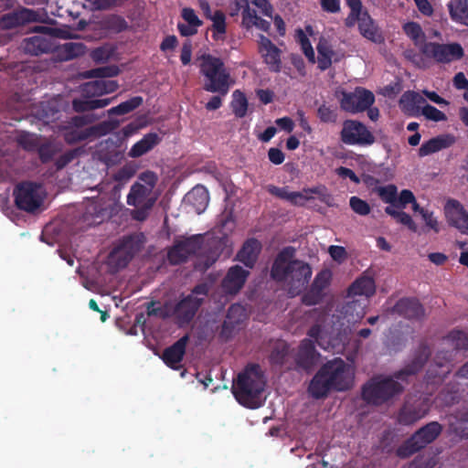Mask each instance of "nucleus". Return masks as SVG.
Returning a JSON list of instances; mask_svg holds the SVG:
<instances>
[{
  "instance_id": "f257e3e1",
  "label": "nucleus",
  "mask_w": 468,
  "mask_h": 468,
  "mask_svg": "<svg viewBox=\"0 0 468 468\" xmlns=\"http://www.w3.org/2000/svg\"><path fill=\"white\" fill-rule=\"evenodd\" d=\"M355 381V367L352 364L335 358L324 364L313 378L309 393L315 399L325 397L331 390L345 391L351 388Z\"/></svg>"
},
{
  "instance_id": "f03ea898",
  "label": "nucleus",
  "mask_w": 468,
  "mask_h": 468,
  "mask_svg": "<svg viewBox=\"0 0 468 468\" xmlns=\"http://www.w3.org/2000/svg\"><path fill=\"white\" fill-rule=\"evenodd\" d=\"M271 276L282 282L292 295L300 293L312 277L309 264L294 259V250L286 248L282 250L271 269Z\"/></svg>"
},
{
  "instance_id": "7ed1b4c3",
  "label": "nucleus",
  "mask_w": 468,
  "mask_h": 468,
  "mask_svg": "<svg viewBox=\"0 0 468 468\" xmlns=\"http://www.w3.org/2000/svg\"><path fill=\"white\" fill-rule=\"evenodd\" d=\"M429 356L427 346H421L419 354L412 361L411 365L401 370L396 375L397 380L391 378L378 377L368 382L363 388V398L369 403L379 404L387 400L391 396L399 392L401 385L398 380H402L405 375L416 373L424 364Z\"/></svg>"
},
{
  "instance_id": "20e7f679",
  "label": "nucleus",
  "mask_w": 468,
  "mask_h": 468,
  "mask_svg": "<svg viewBox=\"0 0 468 468\" xmlns=\"http://www.w3.org/2000/svg\"><path fill=\"white\" fill-rule=\"evenodd\" d=\"M158 177L152 171L139 175L136 182L131 186L127 195V204L133 207L131 216L138 221L145 220L155 202L159 192L155 188Z\"/></svg>"
},
{
  "instance_id": "39448f33",
  "label": "nucleus",
  "mask_w": 468,
  "mask_h": 468,
  "mask_svg": "<svg viewBox=\"0 0 468 468\" xmlns=\"http://www.w3.org/2000/svg\"><path fill=\"white\" fill-rule=\"evenodd\" d=\"M265 379L259 366H250L239 374L232 385V392L241 405L257 409L265 400Z\"/></svg>"
},
{
  "instance_id": "423d86ee",
  "label": "nucleus",
  "mask_w": 468,
  "mask_h": 468,
  "mask_svg": "<svg viewBox=\"0 0 468 468\" xmlns=\"http://www.w3.org/2000/svg\"><path fill=\"white\" fill-rule=\"evenodd\" d=\"M198 60L200 73L204 77V90L226 95L234 81L223 61L209 54L200 56Z\"/></svg>"
},
{
  "instance_id": "0eeeda50",
  "label": "nucleus",
  "mask_w": 468,
  "mask_h": 468,
  "mask_svg": "<svg viewBox=\"0 0 468 468\" xmlns=\"http://www.w3.org/2000/svg\"><path fill=\"white\" fill-rule=\"evenodd\" d=\"M14 197L18 208L35 212L41 208L46 193L40 185L25 182L15 188Z\"/></svg>"
},
{
  "instance_id": "6e6552de",
  "label": "nucleus",
  "mask_w": 468,
  "mask_h": 468,
  "mask_svg": "<svg viewBox=\"0 0 468 468\" xmlns=\"http://www.w3.org/2000/svg\"><path fill=\"white\" fill-rule=\"evenodd\" d=\"M441 426L436 422H431L420 429L406 443L405 447L399 450V454L406 456L433 441L441 433Z\"/></svg>"
},
{
  "instance_id": "1a4fd4ad",
  "label": "nucleus",
  "mask_w": 468,
  "mask_h": 468,
  "mask_svg": "<svg viewBox=\"0 0 468 468\" xmlns=\"http://www.w3.org/2000/svg\"><path fill=\"white\" fill-rule=\"evenodd\" d=\"M430 406V399L426 396L410 397L399 414V423L413 424L427 414Z\"/></svg>"
},
{
  "instance_id": "9d476101",
  "label": "nucleus",
  "mask_w": 468,
  "mask_h": 468,
  "mask_svg": "<svg viewBox=\"0 0 468 468\" xmlns=\"http://www.w3.org/2000/svg\"><path fill=\"white\" fill-rule=\"evenodd\" d=\"M207 293L206 284L197 285L192 293L183 299L175 308L173 314L181 322L189 321Z\"/></svg>"
},
{
  "instance_id": "9b49d317",
  "label": "nucleus",
  "mask_w": 468,
  "mask_h": 468,
  "mask_svg": "<svg viewBox=\"0 0 468 468\" xmlns=\"http://www.w3.org/2000/svg\"><path fill=\"white\" fill-rule=\"evenodd\" d=\"M341 139L351 145H371L375 142V137L363 123L352 120L344 122Z\"/></svg>"
},
{
  "instance_id": "f8f14e48",
  "label": "nucleus",
  "mask_w": 468,
  "mask_h": 468,
  "mask_svg": "<svg viewBox=\"0 0 468 468\" xmlns=\"http://www.w3.org/2000/svg\"><path fill=\"white\" fill-rule=\"evenodd\" d=\"M422 53L437 62L449 63L463 56V49L458 43L437 44L428 43L422 48Z\"/></svg>"
},
{
  "instance_id": "ddd939ff",
  "label": "nucleus",
  "mask_w": 468,
  "mask_h": 468,
  "mask_svg": "<svg viewBox=\"0 0 468 468\" xmlns=\"http://www.w3.org/2000/svg\"><path fill=\"white\" fill-rule=\"evenodd\" d=\"M52 34L34 36L25 39L23 43V49L25 52L31 55H39L51 51L55 48L52 42L53 35L59 36L63 38L70 37V35L66 32H58L57 29H51Z\"/></svg>"
},
{
  "instance_id": "4468645a",
  "label": "nucleus",
  "mask_w": 468,
  "mask_h": 468,
  "mask_svg": "<svg viewBox=\"0 0 468 468\" xmlns=\"http://www.w3.org/2000/svg\"><path fill=\"white\" fill-rule=\"evenodd\" d=\"M375 98L371 91L357 88L353 92L343 94L341 107L350 112H358L371 106Z\"/></svg>"
},
{
  "instance_id": "2eb2a0df",
  "label": "nucleus",
  "mask_w": 468,
  "mask_h": 468,
  "mask_svg": "<svg viewBox=\"0 0 468 468\" xmlns=\"http://www.w3.org/2000/svg\"><path fill=\"white\" fill-rule=\"evenodd\" d=\"M200 237H192L178 240L168 252V260L173 264L185 261L191 253L200 248Z\"/></svg>"
},
{
  "instance_id": "dca6fc26",
  "label": "nucleus",
  "mask_w": 468,
  "mask_h": 468,
  "mask_svg": "<svg viewBox=\"0 0 468 468\" xmlns=\"http://www.w3.org/2000/svg\"><path fill=\"white\" fill-rule=\"evenodd\" d=\"M135 250L134 242L132 239H123L122 243L110 253L108 264L112 269L123 268L131 260Z\"/></svg>"
},
{
  "instance_id": "f3484780",
  "label": "nucleus",
  "mask_w": 468,
  "mask_h": 468,
  "mask_svg": "<svg viewBox=\"0 0 468 468\" xmlns=\"http://www.w3.org/2000/svg\"><path fill=\"white\" fill-rule=\"evenodd\" d=\"M445 216L451 225L468 235V214L455 200H449L444 207Z\"/></svg>"
},
{
  "instance_id": "a211bd4d",
  "label": "nucleus",
  "mask_w": 468,
  "mask_h": 468,
  "mask_svg": "<svg viewBox=\"0 0 468 468\" xmlns=\"http://www.w3.org/2000/svg\"><path fill=\"white\" fill-rule=\"evenodd\" d=\"M259 52L263 58L269 69L272 71H280L281 56L280 49L266 37L261 35L258 40Z\"/></svg>"
},
{
  "instance_id": "6ab92c4d",
  "label": "nucleus",
  "mask_w": 468,
  "mask_h": 468,
  "mask_svg": "<svg viewBox=\"0 0 468 468\" xmlns=\"http://www.w3.org/2000/svg\"><path fill=\"white\" fill-rule=\"evenodd\" d=\"M309 337L315 340L320 347L324 350L332 351L335 353H341L345 350V344L342 338H334L328 335V333L322 329L320 324H315L313 326L309 333Z\"/></svg>"
},
{
  "instance_id": "aec40b11",
  "label": "nucleus",
  "mask_w": 468,
  "mask_h": 468,
  "mask_svg": "<svg viewBox=\"0 0 468 468\" xmlns=\"http://www.w3.org/2000/svg\"><path fill=\"white\" fill-rule=\"evenodd\" d=\"M120 208L121 205L117 199L110 198L103 202L101 200L100 202L91 203L88 207L87 213L89 215L94 214V219L91 223L97 224L116 214Z\"/></svg>"
},
{
  "instance_id": "412c9836",
  "label": "nucleus",
  "mask_w": 468,
  "mask_h": 468,
  "mask_svg": "<svg viewBox=\"0 0 468 468\" xmlns=\"http://www.w3.org/2000/svg\"><path fill=\"white\" fill-rule=\"evenodd\" d=\"M118 73V67L107 66L91 69L87 73V76L90 78H98L101 83L102 94H107L115 91L118 88V83L115 80L105 78L116 76Z\"/></svg>"
},
{
  "instance_id": "4be33fe9",
  "label": "nucleus",
  "mask_w": 468,
  "mask_h": 468,
  "mask_svg": "<svg viewBox=\"0 0 468 468\" xmlns=\"http://www.w3.org/2000/svg\"><path fill=\"white\" fill-rule=\"evenodd\" d=\"M268 191L282 199L287 200L293 205L303 206L306 201L313 198L314 191L313 189H304L300 192L290 191L288 187H277L269 186Z\"/></svg>"
},
{
  "instance_id": "5701e85b",
  "label": "nucleus",
  "mask_w": 468,
  "mask_h": 468,
  "mask_svg": "<svg viewBox=\"0 0 468 468\" xmlns=\"http://www.w3.org/2000/svg\"><path fill=\"white\" fill-rule=\"evenodd\" d=\"M16 139L17 144L26 150L31 151L38 149L39 155L44 162L52 157L53 154L48 151L49 146H39V140L37 135L21 131L17 133Z\"/></svg>"
},
{
  "instance_id": "b1692460",
  "label": "nucleus",
  "mask_w": 468,
  "mask_h": 468,
  "mask_svg": "<svg viewBox=\"0 0 468 468\" xmlns=\"http://www.w3.org/2000/svg\"><path fill=\"white\" fill-rule=\"evenodd\" d=\"M295 360L297 365L304 369H308L317 363L318 355L311 339L302 341Z\"/></svg>"
},
{
  "instance_id": "393cba45",
  "label": "nucleus",
  "mask_w": 468,
  "mask_h": 468,
  "mask_svg": "<svg viewBox=\"0 0 468 468\" xmlns=\"http://www.w3.org/2000/svg\"><path fill=\"white\" fill-rule=\"evenodd\" d=\"M331 277L330 271L324 270L320 271L314 281L311 293L304 295L303 303L307 305L317 303L322 297L321 292L329 284Z\"/></svg>"
},
{
  "instance_id": "a878e982",
  "label": "nucleus",
  "mask_w": 468,
  "mask_h": 468,
  "mask_svg": "<svg viewBox=\"0 0 468 468\" xmlns=\"http://www.w3.org/2000/svg\"><path fill=\"white\" fill-rule=\"evenodd\" d=\"M248 274V271L239 266L230 268L222 284L225 292L228 293L239 292L243 286Z\"/></svg>"
},
{
  "instance_id": "bb28decb",
  "label": "nucleus",
  "mask_w": 468,
  "mask_h": 468,
  "mask_svg": "<svg viewBox=\"0 0 468 468\" xmlns=\"http://www.w3.org/2000/svg\"><path fill=\"white\" fill-rule=\"evenodd\" d=\"M454 144V137L450 134H442L423 143L419 149V155L423 157L441 150L446 149Z\"/></svg>"
},
{
  "instance_id": "cd10ccee",
  "label": "nucleus",
  "mask_w": 468,
  "mask_h": 468,
  "mask_svg": "<svg viewBox=\"0 0 468 468\" xmlns=\"http://www.w3.org/2000/svg\"><path fill=\"white\" fill-rule=\"evenodd\" d=\"M375 290L374 280L368 276H362L350 286L348 297L355 299V297L358 296L360 299H365L366 304H367V298L374 294Z\"/></svg>"
},
{
  "instance_id": "c85d7f7f",
  "label": "nucleus",
  "mask_w": 468,
  "mask_h": 468,
  "mask_svg": "<svg viewBox=\"0 0 468 468\" xmlns=\"http://www.w3.org/2000/svg\"><path fill=\"white\" fill-rule=\"evenodd\" d=\"M181 16L184 23L178 24V30L182 36L188 37L195 35L197 32L198 27L203 24L195 10L192 8H183Z\"/></svg>"
},
{
  "instance_id": "c756f323",
  "label": "nucleus",
  "mask_w": 468,
  "mask_h": 468,
  "mask_svg": "<svg viewBox=\"0 0 468 468\" xmlns=\"http://www.w3.org/2000/svg\"><path fill=\"white\" fill-rule=\"evenodd\" d=\"M186 201L190 204L197 214L206 210L209 202L207 189L203 186H197L186 196Z\"/></svg>"
},
{
  "instance_id": "7c9ffc66",
  "label": "nucleus",
  "mask_w": 468,
  "mask_h": 468,
  "mask_svg": "<svg viewBox=\"0 0 468 468\" xmlns=\"http://www.w3.org/2000/svg\"><path fill=\"white\" fill-rule=\"evenodd\" d=\"M187 337L179 339L171 347L167 348L163 354L164 362L172 368H177L186 351Z\"/></svg>"
},
{
  "instance_id": "2f4dec72",
  "label": "nucleus",
  "mask_w": 468,
  "mask_h": 468,
  "mask_svg": "<svg viewBox=\"0 0 468 468\" xmlns=\"http://www.w3.org/2000/svg\"><path fill=\"white\" fill-rule=\"evenodd\" d=\"M366 306L365 299H353L343 307V319L348 324H356L364 317Z\"/></svg>"
},
{
  "instance_id": "473e14b6",
  "label": "nucleus",
  "mask_w": 468,
  "mask_h": 468,
  "mask_svg": "<svg viewBox=\"0 0 468 468\" xmlns=\"http://www.w3.org/2000/svg\"><path fill=\"white\" fill-rule=\"evenodd\" d=\"M37 15L33 10L21 9L3 16L1 25L4 27H13L27 22L35 21Z\"/></svg>"
},
{
  "instance_id": "72a5a7b5",
  "label": "nucleus",
  "mask_w": 468,
  "mask_h": 468,
  "mask_svg": "<svg viewBox=\"0 0 468 468\" xmlns=\"http://www.w3.org/2000/svg\"><path fill=\"white\" fill-rule=\"evenodd\" d=\"M160 140L161 138L157 133H147L132 146L129 155L133 158L142 156L157 145Z\"/></svg>"
},
{
  "instance_id": "f704fd0d",
  "label": "nucleus",
  "mask_w": 468,
  "mask_h": 468,
  "mask_svg": "<svg viewBox=\"0 0 468 468\" xmlns=\"http://www.w3.org/2000/svg\"><path fill=\"white\" fill-rule=\"evenodd\" d=\"M447 6L452 21L468 26V0H449Z\"/></svg>"
},
{
  "instance_id": "c9c22d12",
  "label": "nucleus",
  "mask_w": 468,
  "mask_h": 468,
  "mask_svg": "<svg viewBox=\"0 0 468 468\" xmlns=\"http://www.w3.org/2000/svg\"><path fill=\"white\" fill-rule=\"evenodd\" d=\"M395 312L408 318H420L424 311L421 304L414 299H401L395 305Z\"/></svg>"
},
{
  "instance_id": "e433bc0d",
  "label": "nucleus",
  "mask_w": 468,
  "mask_h": 468,
  "mask_svg": "<svg viewBox=\"0 0 468 468\" xmlns=\"http://www.w3.org/2000/svg\"><path fill=\"white\" fill-rule=\"evenodd\" d=\"M261 250V244L256 239H249L245 242L238 254V260L247 267L251 268L257 260Z\"/></svg>"
},
{
  "instance_id": "4c0bfd02",
  "label": "nucleus",
  "mask_w": 468,
  "mask_h": 468,
  "mask_svg": "<svg viewBox=\"0 0 468 468\" xmlns=\"http://www.w3.org/2000/svg\"><path fill=\"white\" fill-rule=\"evenodd\" d=\"M358 28L364 37L373 42L381 41V34L367 12H365L362 16Z\"/></svg>"
},
{
  "instance_id": "58836bf2",
  "label": "nucleus",
  "mask_w": 468,
  "mask_h": 468,
  "mask_svg": "<svg viewBox=\"0 0 468 468\" xmlns=\"http://www.w3.org/2000/svg\"><path fill=\"white\" fill-rule=\"evenodd\" d=\"M72 127L67 129L64 137L69 143L83 140L89 135V129L83 128L85 120L83 117H76L72 120Z\"/></svg>"
},
{
  "instance_id": "ea45409f",
  "label": "nucleus",
  "mask_w": 468,
  "mask_h": 468,
  "mask_svg": "<svg viewBox=\"0 0 468 468\" xmlns=\"http://www.w3.org/2000/svg\"><path fill=\"white\" fill-rule=\"evenodd\" d=\"M212 22V37L215 41H223L226 37V16L218 10L214 11L213 16L209 18Z\"/></svg>"
},
{
  "instance_id": "a19ab883",
  "label": "nucleus",
  "mask_w": 468,
  "mask_h": 468,
  "mask_svg": "<svg viewBox=\"0 0 468 468\" xmlns=\"http://www.w3.org/2000/svg\"><path fill=\"white\" fill-rule=\"evenodd\" d=\"M405 34L420 48L422 52V48L428 43L425 42V34L420 26L415 22L406 23L403 27Z\"/></svg>"
},
{
  "instance_id": "79ce46f5",
  "label": "nucleus",
  "mask_w": 468,
  "mask_h": 468,
  "mask_svg": "<svg viewBox=\"0 0 468 468\" xmlns=\"http://www.w3.org/2000/svg\"><path fill=\"white\" fill-rule=\"evenodd\" d=\"M247 318L246 309L240 304H233L228 312L226 320L224 321V328L229 329L243 322Z\"/></svg>"
},
{
  "instance_id": "37998d69",
  "label": "nucleus",
  "mask_w": 468,
  "mask_h": 468,
  "mask_svg": "<svg viewBox=\"0 0 468 468\" xmlns=\"http://www.w3.org/2000/svg\"><path fill=\"white\" fill-rule=\"evenodd\" d=\"M318 51V66L321 69H326L330 67L335 53L333 52L330 45L324 40H321L317 46Z\"/></svg>"
},
{
  "instance_id": "c03bdc74",
  "label": "nucleus",
  "mask_w": 468,
  "mask_h": 468,
  "mask_svg": "<svg viewBox=\"0 0 468 468\" xmlns=\"http://www.w3.org/2000/svg\"><path fill=\"white\" fill-rule=\"evenodd\" d=\"M231 109L234 114L242 118L248 111V100L243 92L236 90L232 93Z\"/></svg>"
},
{
  "instance_id": "a18cd8bd",
  "label": "nucleus",
  "mask_w": 468,
  "mask_h": 468,
  "mask_svg": "<svg viewBox=\"0 0 468 468\" xmlns=\"http://www.w3.org/2000/svg\"><path fill=\"white\" fill-rule=\"evenodd\" d=\"M234 229L235 221L231 214L224 216L220 221V224L217 227V232L221 234V237H218V239L225 247H230V244H229V240L226 239V238L234 230Z\"/></svg>"
},
{
  "instance_id": "49530a36",
  "label": "nucleus",
  "mask_w": 468,
  "mask_h": 468,
  "mask_svg": "<svg viewBox=\"0 0 468 468\" xmlns=\"http://www.w3.org/2000/svg\"><path fill=\"white\" fill-rule=\"evenodd\" d=\"M374 192L387 204L395 206L397 203L398 189L394 185L379 186L374 188Z\"/></svg>"
},
{
  "instance_id": "de8ad7c7",
  "label": "nucleus",
  "mask_w": 468,
  "mask_h": 468,
  "mask_svg": "<svg viewBox=\"0 0 468 468\" xmlns=\"http://www.w3.org/2000/svg\"><path fill=\"white\" fill-rule=\"evenodd\" d=\"M110 102V99H96L90 101L74 100L73 106L76 111L82 112L86 110L103 108L109 105Z\"/></svg>"
},
{
  "instance_id": "09e8293b",
  "label": "nucleus",
  "mask_w": 468,
  "mask_h": 468,
  "mask_svg": "<svg viewBox=\"0 0 468 468\" xmlns=\"http://www.w3.org/2000/svg\"><path fill=\"white\" fill-rule=\"evenodd\" d=\"M143 102V99L141 97H133L126 101L122 102L116 107H112L109 110L110 114H125L133 110L136 109Z\"/></svg>"
},
{
  "instance_id": "8fccbe9b",
  "label": "nucleus",
  "mask_w": 468,
  "mask_h": 468,
  "mask_svg": "<svg viewBox=\"0 0 468 468\" xmlns=\"http://www.w3.org/2000/svg\"><path fill=\"white\" fill-rule=\"evenodd\" d=\"M61 48L65 53V59H71L85 52V46L80 42H68Z\"/></svg>"
},
{
  "instance_id": "3c124183",
  "label": "nucleus",
  "mask_w": 468,
  "mask_h": 468,
  "mask_svg": "<svg viewBox=\"0 0 468 468\" xmlns=\"http://www.w3.org/2000/svg\"><path fill=\"white\" fill-rule=\"evenodd\" d=\"M114 50L110 46H103L94 49L90 56L91 58L98 63L109 61L113 56Z\"/></svg>"
},
{
  "instance_id": "603ef678",
  "label": "nucleus",
  "mask_w": 468,
  "mask_h": 468,
  "mask_svg": "<svg viewBox=\"0 0 468 468\" xmlns=\"http://www.w3.org/2000/svg\"><path fill=\"white\" fill-rule=\"evenodd\" d=\"M409 100H413V105L419 106L420 104L424 102V99L417 92L409 91L402 95L399 100V105L403 111L407 112H410V107L409 104Z\"/></svg>"
},
{
  "instance_id": "864d4df0",
  "label": "nucleus",
  "mask_w": 468,
  "mask_h": 468,
  "mask_svg": "<svg viewBox=\"0 0 468 468\" xmlns=\"http://www.w3.org/2000/svg\"><path fill=\"white\" fill-rule=\"evenodd\" d=\"M81 92L87 98L103 95L99 79L83 84L81 86Z\"/></svg>"
},
{
  "instance_id": "5fc2aeb1",
  "label": "nucleus",
  "mask_w": 468,
  "mask_h": 468,
  "mask_svg": "<svg viewBox=\"0 0 468 468\" xmlns=\"http://www.w3.org/2000/svg\"><path fill=\"white\" fill-rule=\"evenodd\" d=\"M297 39L301 45V48H302L304 55L306 56V58L312 63H314V51L312 48V45H311L309 39L307 38V37L304 35V33L301 29L297 31Z\"/></svg>"
},
{
  "instance_id": "6e6d98bb",
  "label": "nucleus",
  "mask_w": 468,
  "mask_h": 468,
  "mask_svg": "<svg viewBox=\"0 0 468 468\" xmlns=\"http://www.w3.org/2000/svg\"><path fill=\"white\" fill-rule=\"evenodd\" d=\"M105 27L113 32L122 31L127 27L126 21L119 16H110L104 21Z\"/></svg>"
},
{
  "instance_id": "4d7b16f0",
  "label": "nucleus",
  "mask_w": 468,
  "mask_h": 468,
  "mask_svg": "<svg viewBox=\"0 0 468 468\" xmlns=\"http://www.w3.org/2000/svg\"><path fill=\"white\" fill-rule=\"evenodd\" d=\"M349 205L353 211L360 216H367L370 213L369 205L357 197H350Z\"/></svg>"
},
{
  "instance_id": "13d9d810",
  "label": "nucleus",
  "mask_w": 468,
  "mask_h": 468,
  "mask_svg": "<svg viewBox=\"0 0 468 468\" xmlns=\"http://www.w3.org/2000/svg\"><path fill=\"white\" fill-rule=\"evenodd\" d=\"M448 340L452 342L457 348H468V335L463 332H452L448 336Z\"/></svg>"
},
{
  "instance_id": "bf43d9fd",
  "label": "nucleus",
  "mask_w": 468,
  "mask_h": 468,
  "mask_svg": "<svg viewBox=\"0 0 468 468\" xmlns=\"http://www.w3.org/2000/svg\"><path fill=\"white\" fill-rule=\"evenodd\" d=\"M421 112L427 119L434 122L446 120V115L431 105L423 106Z\"/></svg>"
},
{
  "instance_id": "052dcab7",
  "label": "nucleus",
  "mask_w": 468,
  "mask_h": 468,
  "mask_svg": "<svg viewBox=\"0 0 468 468\" xmlns=\"http://www.w3.org/2000/svg\"><path fill=\"white\" fill-rule=\"evenodd\" d=\"M258 16L255 12V10L250 8L248 4H246V7L244 8L242 12V24L247 28L252 27L253 24H255L257 21Z\"/></svg>"
},
{
  "instance_id": "680f3d73",
  "label": "nucleus",
  "mask_w": 468,
  "mask_h": 468,
  "mask_svg": "<svg viewBox=\"0 0 468 468\" xmlns=\"http://www.w3.org/2000/svg\"><path fill=\"white\" fill-rule=\"evenodd\" d=\"M117 0H84L83 5L90 9H104L113 5Z\"/></svg>"
},
{
  "instance_id": "e2e57ef3",
  "label": "nucleus",
  "mask_w": 468,
  "mask_h": 468,
  "mask_svg": "<svg viewBox=\"0 0 468 468\" xmlns=\"http://www.w3.org/2000/svg\"><path fill=\"white\" fill-rule=\"evenodd\" d=\"M415 199L413 193L410 190L404 189L399 195H397V203L395 206L405 208L408 204H411Z\"/></svg>"
},
{
  "instance_id": "0e129e2a",
  "label": "nucleus",
  "mask_w": 468,
  "mask_h": 468,
  "mask_svg": "<svg viewBox=\"0 0 468 468\" xmlns=\"http://www.w3.org/2000/svg\"><path fill=\"white\" fill-rule=\"evenodd\" d=\"M332 259L337 262H343L346 259V250L344 247L332 245L328 248Z\"/></svg>"
},
{
  "instance_id": "69168bd1",
  "label": "nucleus",
  "mask_w": 468,
  "mask_h": 468,
  "mask_svg": "<svg viewBox=\"0 0 468 468\" xmlns=\"http://www.w3.org/2000/svg\"><path fill=\"white\" fill-rule=\"evenodd\" d=\"M134 172L135 170L133 165H126L116 172L113 177L117 181H126L133 176Z\"/></svg>"
},
{
  "instance_id": "338daca9",
  "label": "nucleus",
  "mask_w": 468,
  "mask_h": 468,
  "mask_svg": "<svg viewBox=\"0 0 468 468\" xmlns=\"http://www.w3.org/2000/svg\"><path fill=\"white\" fill-rule=\"evenodd\" d=\"M421 217L427 227L436 232L439 231V224L432 212L429 210L421 211Z\"/></svg>"
},
{
  "instance_id": "774afa93",
  "label": "nucleus",
  "mask_w": 468,
  "mask_h": 468,
  "mask_svg": "<svg viewBox=\"0 0 468 468\" xmlns=\"http://www.w3.org/2000/svg\"><path fill=\"white\" fill-rule=\"evenodd\" d=\"M192 58V45L189 40H186L182 47L180 59L184 65H187Z\"/></svg>"
}]
</instances>
